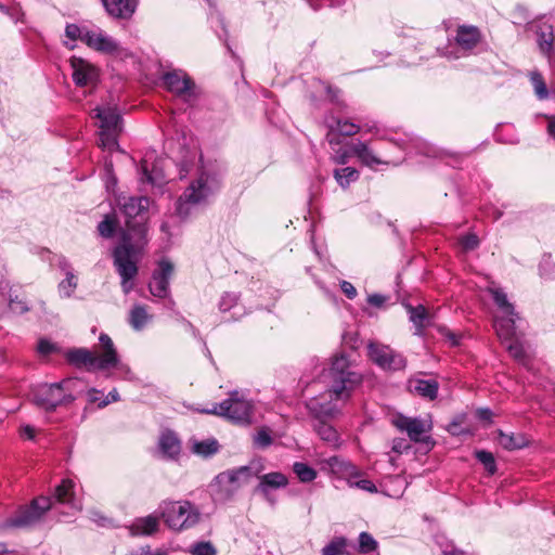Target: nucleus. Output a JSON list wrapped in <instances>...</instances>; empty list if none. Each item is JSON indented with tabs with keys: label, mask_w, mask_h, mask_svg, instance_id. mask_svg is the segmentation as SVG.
<instances>
[{
	"label": "nucleus",
	"mask_w": 555,
	"mask_h": 555,
	"mask_svg": "<svg viewBox=\"0 0 555 555\" xmlns=\"http://www.w3.org/2000/svg\"><path fill=\"white\" fill-rule=\"evenodd\" d=\"M150 198L146 196H119L118 211L125 218L126 229L119 243L114 247L112 257L116 272L121 281L124 294L133 289V280L139 272L140 253L146 244Z\"/></svg>",
	"instance_id": "f257e3e1"
},
{
	"label": "nucleus",
	"mask_w": 555,
	"mask_h": 555,
	"mask_svg": "<svg viewBox=\"0 0 555 555\" xmlns=\"http://www.w3.org/2000/svg\"><path fill=\"white\" fill-rule=\"evenodd\" d=\"M324 378L326 390L306 403L315 420H328L338 415L341 405L349 400L351 393L362 383V375L351 369V361L343 352L332 358L331 366Z\"/></svg>",
	"instance_id": "f03ea898"
},
{
	"label": "nucleus",
	"mask_w": 555,
	"mask_h": 555,
	"mask_svg": "<svg viewBox=\"0 0 555 555\" xmlns=\"http://www.w3.org/2000/svg\"><path fill=\"white\" fill-rule=\"evenodd\" d=\"M99 352L87 348L69 349L65 357L66 360L76 367H83L88 372L107 371L119 365V357L112 338L102 333L99 336Z\"/></svg>",
	"instance_id": "7ed1b4c3"
},
{
	"label": "nucleus",
	"mask_w": 555,
	"mask_h": 555,
	"mask_svg": "<svg viewBox=\"0 0 555 555\" xmlns=\"http://www.w3.org/2000/svg\"><path fill=\"white\" fill-rule=\"evenodd\" d=\"M220 181L215 173L203 170L178 198L176 212L182 219L189 218L197 206L206 205L219 190Z\"/></svg>",
	"instance_id": "20e7f679"
},
{
	"label": "nucleus",
	"mask_w": 555,
	"mask_h": 555,
	"mask_svg": "<svg viewBox=\"0 0 555 555\" xmlns=\"http://www.w3.org/2000/svg\"><path fill=\"white\" fill-rule=\"evenodd\" d=\"M72 379H64L60 383H41L31 386L29 390L30 401L47 412H53L60 405H67L75 400L72 393Z\"/></svg>",
	"instance_id": "39448f33"
},
{
	"label": "nucleus",
	"mask_w": 555,
	"mask_h": 555,
	"mask_svg": "<svg viewBox=\"0 0 555 555\" xmlns=\"http://www.w3.org/2000/svg\"><path fill=\"white\" fill-rule=\"evenodd\" d=\"M91 117L99 121V145L108 152L118 150L117 138L121 132V116L118 109L109 105L96 106L91 111Z\"/></svg>",
	"instance_id": "423d86ee"
},
{
	"label": "nucleus",
	"mask_w": 555,
	"mask_h": 555,
	"mask_svg": "<svg viewBox=\"0 0 555 555\" xmlns=\"http://www.w3.org/2000/svg\"><path fill=\"white\" fill-rule=\"evenodd\" d=\"M159 516L172 530H184L199 520L198 508L189 501H164L158 506Z\"/></svg>",
	"instance_id": "0eeeda50"
},
{
	"label": "nucleus",
	"mask_w": 555,
	"mask_h": 555,
	"mask_svg": "<svg viewBox=\"0 0 555 555\" xmlns=\"http://www.w3.org/2000/svg\"><path fill=\"white\" fill-rule=\"evenodd\" d=\"M52 508L51 499L48 496L35 498L30 504L21 506L12 516L0 522L1 531L13 529H29L36 526Z\"/></svg>",
	"instance_id": "6e6552de"
},
{
	"label": "nucleus",
	"mask_w": 555,
	"mask_h": 555,
	"mask_svg": "<svg viewBox=\"0 0 555 555\" xmlns=\"http://www.w3.org/2000/svg\"><path fill=\"white\" fill-rule=\"evenodd\" d=\"M202 413L225 417L235 424H249L251 422L253 403L237 391H231L229 397L212 409L202 410Z\"/></svg>",
	"instance_id": "1a4fd4ad"
},
{
	"label": "nucleus",
	"mask_w": 555,
	"mask_h": 555,
	"mask_svg": "<svg viewBox=\"0 0 555 555\" xmlns=\"http://www.w3.org/2000/svg\"><path fill=\"white\" fill-rule=\"evenodd\" d=\"M164 88L188 106H193L198 99L199 89L195 81L182 69L166 72L160 77Z\"/></svg>",
	"instance_id": "9d476101"
},
{
	"label": "nucleus",
	"mask_w": 555,
	"mask_h": 555,
	"mask_svg": "<svg viewBox=\"0 0 555 555\" xmlns=\"http://www.w3.org/2000/svg\"><path fill=\"white\" fill-rule=\"evenodd\" d=\"M495 332L502 344L505 345L511 357H513L518 363L530 369V359L525 347V343L521 336L517 333V328L516 325H514L513 320L499 319L495 322Z\"/></svg>",
	"instance_id": "9b49d317"
},
{
	"label": "nucleus",
	"mask_w": 555,
	"mask_h": 555,
	"mask_svg": "<svg viewBox=\"0 0 555 555\" xmlns=\"http://www.w3.org/2000/svg\"><path fill=\"white\" fill-rule=\"evenodd\" d=\"M258 473L259 469L254 468L253 465L241 466L220 473L216 477V482L219 486V499H231L240 488L247 485Z\"/></svg>",
	"instance_id": "f8f14e48"
},
{
	"label": "nucleus",
	"mask_w": 555,
	"mask_h": 555,
	"mask_svg": "<svg viewBox=\"0 0 555 555\" xmlns=\"http://www.w3.org/2000/svg\"><path fill=\"white\" fill-rule=\"evenodd\" d=\"M86 35V44L96 52L119 59L130 55V52L119 41L100 27L92 28L90 34Z\"/></svg>",
	"instance_id": "ddd939ff"
},
{
	"label": "nucleus",
	"mask_w": 555,
	"mask_h": 555,
	"mask_svg": "<svg viewBox=\"0 0 555 555\" xmlns=\"http://www.w3.org/2000/svg\"><path fill=\"white\" fill-rule=\"evenodd\" d=\"M367 350L370 359L385 371H402L406 366L405 358L389 346L371 341Z\"/></svg>",
	"instance_id": "4468645a"
},
{
	"label": "nucleus",
	"mask_w": 555,
	"mask_h": 555,
	"mask_svg": "<svg viewBox=\"0 0 555 555\" xmlns=\"http://www.w3.org/2000/svg\"><path fill=\"white\" fill-rule=\"evenodd\" d=\"M392 424L400 431H405L411 441L431 443L430 437L426 435L433 428L430 421L399 414L392 420Z\"/></svg>",
	"instance_id": "2eb2a0df"
},
{
	"label": "nucleus",
	"mask_w": 555,
	"mask_h": 555,
	"mask_svg": "<svg viewBox=\"0 0 555 555\" xmlns=\"http://www.w3.org/2000/svg\"><path fill=\"white\" fill-rule=\"evenodd\" d=\"M481 40V34L476 26L462 25L456 29L455 42L462 51V54L454 52L453 50H447L442 53L449 60H456L461 56L466 55L467 52L472 51Z\"/></svg>",
	"instance_id": "dca6fc26"
},
{
	"label": "nucleus",
	"mask_w": 555,
	"mask_h": 555,
	"mask_svg": "<svg viewBox=\"0 0 555 555\" xmlns=\"http://www.w3.org/2000/svg\"><path fill=\"white\" fill-rule=\"evenodd\" d=\"M173 264L167 259L158 262V268L153 272L152 281L149 284L151 294L158 298L168 297L170 279L173 273Z\"/></svg>",
	"instance_id": "f3484780"
},
{
	"label": "nucleus",
	"mask_w": 555,
	"mask_h": 555,
	"mask_svg": "<svg viewBox=\"0 0 555 555\" xmlns=\"http://www.w3.org/2000/svg\"><path fill=\"white\" fill-rule=\"evenodd\" d=\"M415 149L418 154L428 158L439 159L451 167H456L464 159V154L438 147L425 140H417Z\"/></svg>",
	"instance_id": "a211bd4d"
},
{
	"label": "nucleus",
	"mask_w": 555,
	"mask_h": 555,
	"mask_svg": "<svg viewBox=\"0 0 555 555\" xmlns=\"http://www.w3.org/2000/svg\"><path fill=\"white\" fill-rule=\"evenodd\" d=\"M69 63L73 80L78 87L92 86L96 82L99 70L93 64L77 56L70 57Z\"/></svg>",
	"instance_id": "6ab92c4d"
},
{
	"label": "nucleus",
	"mask_w": 555,
	"mask_h": 555,
	"mask_svg": "<svg viewBox=\"0 0 555 555\" xmlns=\"http://www.w3.org/2000/svg\"><path fill=\"white\" fill-rule=\"evenodd\" d=\"M259 483L255 488V492L260 493L271 505L275 504V499L271 494L272 490L285 488L288 485L287 477L280 472H272L258 476Z\"/></svg>",
	"instance_id": "aec40b11"
},
{
	"label": "nucleus",
	"mask_w": 555,
	"mask_h": 555,
	"mask_svg": "<svg viewBox=\"0 0 555 555\" xmlns=\"http://www.w3.org/2000/svg\"><path fill=\"white\" fill-rule=\"evenodd\" d=\"M361 127L349 119L332 118L327 122L326 141L328 144H341L340 137H352L360 132Z\"/></svg>",
	"instance_id": "412c9836"
},
{
	"label": "nucleus",
	"mask_w": 555,
	"mask_h": 555,
	"mask_svg": "<svg viewBox=\"0 0 555 555\" xmlns=\"http://www.w3.org/2000/svg\"><path fill=\"white\" fill-rule=\"evenodd\" d=\"M351 151L358 160L369 168H375L377 165H387L388 160L378 156L375 151L370 146L369 142L354 140L351 141Z\"/></svg>",
	"instance_id": "4be33fe9"
},
{
	"label": "nucleus",
	"mask_w": 555,
	"mask_h": 555,
	"mask_svg": "<svg viewBox=\"0 0 555 555\" xmlns=\"http://www.w3.org/2000/svg\"><path fill=\"white\" fill-rule=\"evenodd\" d=\"M106 13L118 20H129L135 12L138 0H101Z\"/></svg>",
	"instance_id": "5701e85b"
},
{
	"label": "nucleus",
	"mask_w": 555,
	"mask_h": 555,
	"mask_svg": "<svg viewBox=\"0 0 555 555\" xmlns=\"http://www.w3.org/2000/svg\"><path fill=\"white\" fill-rule=\"evenodd\" d=\"M327 463L332 473L338 478L346 480L347 485L353 477H361L363 475V472L356 465L339 456L330 457Z\"/></svg>",
	"instance_id": "b1692460"
},
{
	"label": "nucleus",
	"mask_w": 555,
	"mask_h": 555,
	"mask_svg": "<svg viewBox=\"0 0 555 555\" xmlns=\"http://www.w3.org/2000/svg\"><path fill=\"white\" fill-rule=\"evenodd\" d=\"M408 389L411 393L428 400H434L437 398L439 384L436 379L413 377L408 380Z\"/></svg>",
	"instance_id": "393cba45"
},
{
	"label": "nucleus",
	"mask_w": 555,
	"mask_h": 555,
	"mask_svg": "<svg viewBox=\"0 0 555 555\" xmlns=\"http://www.w3.org/2000/svg\"><path fill=\"white\" fill-rule=\"evenodd\" d=\"M158 450L166 460H176L181 452V441L171 430H165L158 439Z\"/></svg>",
	"instance_id": "a878e982"
},
{
	"label": "nucleus",
	"mask_w": 555,
	"mask_h": 555,
	"mask_svg": "<svg viewBox=\"0 0 555 555\" xmlns=\"http://www.w3.org/2000/svg\"><path fill=\"white\" fill-rule=\"evenodd\" d=\"M75 483L70 479H63L62 482L55 488L54 494L49 496L52 504L54 502L65 504L75 509H80V503L75 499L74 493Z\"/></svg>",
	"instance_id": "bb28decb"
},
{
	"label": "nucleus",
	"mask_w": 555,
	"mask_h": 555,
	"mask_svg": "<svg viewBox=\"0 0 555 555\" xmlns=\"http://www.w3.org/2000/svg\"><path fill=\"white\" fill-rule=\"evenodd\" d=\"M489 293L492 296V299L500 310L502 315L495 317L494 323L499 319H511L513 320L514 325H516V320L518 319L517 313L515 312L514 306L509 302L507 295L503 292V289L498 287H490Z\"/></svg>",
	"instance_id": "cd10ccee"
},
{
	"label": "nucleus",
	"mask_w": 555,
	"mask_h": 555,
	"mask_svg": "<svg viewBox=\"0 0 555 555\" xmlns=\"http://www.w3.org/2000/svg\"><path fill=\"white\" fill-rule=\"evenodd\" d=\"M159 515H147L137 518L129 527L131 535H150L158 530Z\"/></svg>",
	"instance_id": "c85d7f7f"
},
{
	"label": "nucleus",
	"mask_w": 555,
	"mask_h": 555,
	"mask_svg": "<svg viewBox=\"0 0 555 555\" xmlns=\"http://www.w3.org/2000/svg\"><path fill=\"white\" fill-rule=\"evenodd\" d=\"M405 308L409 313L410 321L415 326V334L421 335L423 330L430 325L431 318L429 313L423 305H418L416 307L405 305Z\"/></svg>",
	"instance_id": "c756f323"
},
{
	"label": "nucleus",
	"mask_w": 555,
	"mask_h": 555,
	"mask_svg": "<svg viewBox=\"0 0 555 555\" xmlns=\"http://www.w3.org/2000/svg\"><path fill=\"white\" fill-rule=\"evenodd\" d=\"M152 320L153 315L143 305H134L129 312L128 322L134 331H142Z\"/></svg>",
	"instance_id": "7c9ffc66"
},
{
	"label": "nucleus",
	"mask_w": 555,
	"mask_h": 555,
	"mask_svg": "<svg viewBox=\"0 0 555 555\" xmlns=\"http://www.w3.org/2000/svg\"><path fill=\"white\" fill-rule=\"evenodd\" d=\"M314 429L322 440L334 447L338 446V433L332 425L326 423V420H315Z\"/></svg>",
	"instance_id": "2f4dec72"
},
{
	"label": "nucleus",
	"mask_w": 555,
	"mask_h": 555,
	"mask_svg": "<svg viewBox=\"0 0 555 555\" xmlns=\"http://www.w3.org/2000/svg\"><path fill=\"white\" fill-rule=\"evenodd\" d=\"M238 294L233 292H225L222 294L220 301H219V310L221 312H229L231 310H234L232 318L238 319L243 312L242 309L238 307Z\"/></svg>",
	"instance_id": "473e14b6"
},
{
	"label": "nucleus",
	"mask_w": 555,
	"mask_h": 555,
	"mask_svg": "<svg viewBox=\"0 0 555 555\" xmlns=\"http://www.w3.org/2000/svg\"><path fill=\"white\" fill-rule=\"evenodd\" d=\"M498 442L506 450L521 449L527 444V438L521 434H505L499 431Z\"/></svg>",
	"instance_id": "72a5a7b5"
},
{
	"label": "nucleus",
	"mask_w": 555,
	"mask_h": 555,
	"mask_svg": "<svg viewBox=\"0 0 555 555\" xmlns=\"http://www.w3.org/2000/svg\"><path fill=\"white\" fill-rule=\"evenodd\" d=\"M359 177L360 172L353 167H344L341 169L334 170V178L343 189H346L350 183L356 182Z\"/></svg>",
	"instance_id": "f704fd0d"
},
{
	"label": "nucleus",
	"mask_w": 555,
	"mask_h": 555,
	"mask_svg": "<svg viewBox=\"0 0 555 555\" xmlns=\"http://www.w3.org/2000/svg\"><path fill=\"white\" fill-rule=\"evenodd\" d=\"M330 146L332 150L331 160L337 165H346L354 156L351 151V142L346 146H341V144H330Z\"/></svg>",
	"instance_id": "c9c22d12"
},
{
	"label": "nucleus",
	"mask_w": 555,
	"mask_h": 555,
	"mask_svg": "<svg viewBox=\"0 0 555 555\" xmlns=\"http://www.w3.org/2000/svg\"><path fill=\"white\" fill-rule=\"evenodd\" d=\"M78 285V278L74 272H67L65 279L57 285L59 295L61 298H70L75 293Z\"/></svg>",
	"instance_id": "e433bc0d"
},
{
	"label": "nucleus",
	"mask_w": 555,
	"mask_h": 555,
	"mask_svg": "<svg viewBox=\"0 0 555 555\" xmlns=\"http://www.w3.org/2000/svg\"><path fill=\"white\" fill-rule=\"evenodd\" d=\"M219 450V443L216 439H206L203 441H194L192 444V451L201 456L208 457Z\"/></svg>",
	"instance_id": "4c0bfd02"
},
{
	"label": "nucleus",
	"mask_w": 555,
	"mask_h": 555,
	"mask_svg": "<svg viewBox=\"0 0 555 555\" xmlns=\"http://www.w3.org/2000/svg\"><path fill=\"white\" fill-rule=\"evenodd\" d=\"M529 79L533 87L535 96L539 100H546L548 98L550 93H548V89L545 83V80H544L543 76L541 75V73L538 70L530 72Z\"/></svg>",
	"instance_id": "58836bf2"
},
{
	"label": "nucleus",
	"mask_w": 555,
	"mask_h": 555,
	"mask_svg": "<svg viewBox=\"0 0 555 555\" xmlns=\"http://www.w3.org/2000/svg\"><path fill=\"white\" fill-rule=\"evenodd\" d=\"M293 472L301 482H311L318 476V473L313 467L302 462H295L293 465Z\"/></svg>",
	"instance_id": "ea45409f"
},
{
	"label": "nucleus",
	"mask_w": 555,
	"mask_h": 555,
	"mask_svg": "<svg viewBox=\"0 0 555 555\" xmlns=\"http://www.w3.org/2000/svg\"><path fill=\"white\" fill-rule=\"evenodd\" d=\"M538 43L542 53L551 56L553 52V30L552 26H547L545 30L538 33Z\"/></svg>",
	"instance_id": "a19ab883"
},
{
	"label": "nucleus",
	"mask_w": 555,
	"mask_h": 555,
	"mask_svg": "<svg viewBox=\"0 0 555 555\" xmlns=\"http://www.w3.org/2000/svg\"><path fill=\"white\" fill-rule=\"evenodd\" d=\"M347 539L344 537L334 538L328 544H326L321 555H344L346 552Z\"/></svg>",
	"instance_id": "79ce46f5"
},
{
	"label": "nucleus",
	"mask_w": 555,
	"mask_h": 555,
	"mask_svg": "<svg viewBox=\"0 0 555 555\" xmlns=\"http://www.w3.org/2000/svg\"><path fill=\"white\" fill-rule=\"evenodd\" d=\"M90 30L91 29H89L87 27H81L77 24H67L65 26V36L70 41L80 40L86 44V38H87L86 34H90Z\"/></svg>",
	"instance_id": "37998d69"
},
{
	"label": "nucleus",
	"mask_w": 555,
	"mask_h": 555,
	"mask_svg": "<svg viewBox=\"0 0 555 555\" xmlns=\"http://www.w3.org/2000/svg\"><path fill=\"white\" fill-rule=\"evenodd\" d=\"M117 228V221L114 216L106 215L104 219L98 224V231L104 238H109L114 235Z\"/></svg>",
	"instance_id": "c03bdc74"
},
{
	"label": "nucleus",
	"mask_w": 555,
	"mask_h": 555,
	"mask_svg": "<svg viewBox=\"0 0 555 555\" xmlns=\"http://www.w3.org/2000/svg\"><path fill=\"white\" fill-rule=\"evenodd\" d=\"M378 546L377 541L373 538L372 534L367 532H361L359 534V546L358 551L361 554H369L371 552L376 551Z\"/></svg>",
	"instance_id": "a18cd8bd"
},
{
	"label": "nucleus",
	"mask_w": 555,
	"mask_h": 555,
	"mask_svg": "<svg viewBox=\"0 0 555 555\" xmlns=\"http://www.w3.org/2000/svg\"><path fill=\"white\" fill-rule=\"evenodd\" d=\"M476 459L485 466V469L493 475L496 472V465L494 456L491 452L479 450L476 452Z\"/></svg>",
	"instance_id": "49530a36"
},
{
	"label": "nucleus",
	"mask_w": 555,
	"mask_h": 555,
	"mask_svg": "<svg viewBox=\"0 0 555 555\" xmlns=\"http://www.w3.org/2000/svg\"><path fill=\"white\" fill-rule=\"evenodd\" d=\"M348 486L350 488H358L370 493L377 492L376 486L370 479L364 478V474L361 477H353Z\"/></svg>",
	"instance_id": "de8ad7c7"
},
{
	"label": "nucleus",
	"mask_w": 555,
	"mask_h": 555,
	"mask_svg": "<svg viewBox=\"0 0 555 555\" xmlns=\"http://www.w3.org/2000/svg\"><path fill=\"white\" fill-rule=\"evenodd\" d=\"M0 12L8 15L14 23L24 22V12L18 4L5 5L0 2Z\"/></svg>",
	"instance_id": "09e8293b"
},
{
	"label": "nucleus",
	"mask_w": 555,
	"mask_h": 555,
	"mask_svg": "<svg viewBox=\"0 0 555 555\" xmlns=\"http://www.w3.org/2000/svg\"><path fill=\"white\" fill-rule=\"evenodd\" d=\"M190 553L192 555H216L217 550L210 542H197L191 546Z\"/></svg>",
	"instance_id": "8fccbe9b"
},
{
	"label": "nucleus",
	"mask_w": 555,
	"mask_h": 555,
	"mask_svg": "<svg viewBox=\"0 0 555 555\" xmlns=\"http://www.w3.org/2000/svg\"><path fill=\"white\" fill-rule=\"evenodd\" d=\"M60 350L59 346L47 338H40L37 345V352L41 357H48Z\"/></svg>",
	"instance_id": "3c124183"
},
{
	"label": "nucleus",
	"mask_w": 555,
	"mask_h": 555,
	"mask_svg": "<svg viewBox=\"0 0 555 555\" xmlns=\"http://www.w3.org/2000/svg\"><path fill=\"white\" fill-rule=\"evenodd\" d=\"M459 244L463 251H470L479 246V238L474 233H468L459 238Z\"/></svg>",
	"instance_id": "603ef678"
},
{
	"label": "nucleus",
	"mask_w": 555,
	"mask_h": 555,
	"mask_svg": "<svg viewBox=\"0 0 555 555\" xmlns=\"http://www.w3.org/2000/svg\"><path fill=\"white\" fill-rule=\"evenodd\" d=\"M540 275L546 280H555V263L545 258L539 266Z\"/></svg>",
	"instance_id": "864d4df0"
},
{
	"label": "nucleus",
	"mask_w": 555,
	"mask_h": 555,
	"mask_svg": "<svg viewBox=\"0 0 555 555\" xmlns=\"http://www.w3.org/2000/svg\"><path fill=\"white\" fill-rule=\"evenodd\" d=\"M104 179H105V186L107 191L113 190L117 184V179L113 171V163L112 160H105L104 163Z\"/></svg>",
	"instance_id": "5fc2aeb1"
},
{
	"label": "nucleus",
	"mask_w": 555,
	"mask_h": 555,
	"mask_svg": "<svg viewBox=\"0 0 555 555\" xmlns=\"http://www.w3.org/2000/svg\"><path fill=\"white\" fill-rule=\"evenodd\" d=\"M255 444L259 448H267L272 443V438L268 429H260L254 438Z\"/></svg>",
	"instance_id": "6e6d98bb"
},
{
	"label": "nucleus",
	"mask_w": 555,
	"mask_h": 555,
	"mask_svg": "<svg viewBox=\"0 0 555 555\" xmlns=\"http://www.w3.org/2000/svg\"><path fill=\"white\" fill-rule=\"evenodd\" d=\"M140 170H141V180L143 182H147V183H156V173L155 171H150L149 170V165H147V160L144 159L142 163H141V166H140Z\"/></svg>",
	"instance_id": "4d7b16f0"
},
{
	"label": "nucleus",
	"mask_w": 555,
	"mask_h": 555,
	"mask_svg": "<svg viewBox=\"0 0 555 555\" xmlns=\"http://www.w3.org/2000/svg\"><path fill=\"white\" fill-rule=\"evenodd\" d=\"M90 519L101 527H108L112 525V519L104 516L103 514H101L98 511L90 512Z\"/></svg>",
	"instance_id": "13d9d810"
},
{
	"label": "nucleus",
	"mask_w": 555,
	"mask_h": 555,
	"mask_svg": "<svg viewBox=\"0 0 555 555\" xmlns=\"http://www.w3.org/2000/svg\"><path fill=\"white\" fill-rule=\"evenodd\" d=\"M411 448L409 442L404 438H396L392 441V451L402 454L403 452L408 451Z\"/></svg>",
	"instance_id": "bf43d9fd"
},
{
	"label": "nucleus",
	"mask_w": 555,
	"mask_h": 555,
	"mask_svg": "<svg viewBox=\"0 0 555 555\" xmlns=\"http://www.w3.org/2000/svg\"><path fill=\"white\" fill-rule=\"evenodd\" d=\"M119 399H120V398H119V393H118V391H117L116 389H113V390H111V391L107 393V396H106V398H105L104 400H102V401H100V402H99L98 406H99L100 409L105 408L106 405H108V404H109V403H112V402H117V401H119Z\"/></svg>",
	"instance_id": "052dcab7"
},
{
	"label": "nucleus",
	"mask_w": 555,
	"mask_h": 555,
	"mask_svg": "<svg viewBox=\"0 0 555 555\" xmlns=\"http://www.w3.org/2000/svg\"><path fill=\"white\" fill-rule=\"evenodd\" d=\"M340 288L349 299H353L357 296L356 287L348 281H341Z\"/></svg>",
	"instance_id": "680f3d73"
},
{
	"label": "nucleus",
	"mask_w": 555,
	"mask_h": 555,
	"mask_svg": "<svg viewBox=\"0 0 555 555\" xmlns=\"http://www.w3.org/2000/svg\"><path fill=\"white\" fill-rule=\"evenodd\" d=\"M387 300V297L380 294H372L367 297V302L374 307L380 308Z\"/></svg>",
	"instance_id": "e2e57ef3"
},
{
	"label": "nucleus",
	"mask_w": 555,
	"mask_h": 555,
	"mask_svg": "<svg viewBox=\"0 0 555 555\" xmlns=\"http://www.w3.org/2000/svg\"><path fill=\"white\" fill-rule=\"evenodd\" d=\"M547 120V134L555 140V115H542Z\"/></svg>",
	"instance_id": "0e129e2a"
},
{
	"label": "nucleus",
	"mask_w": 555,
	"mask_h": 555,
	"mask_svg": "<svg viewBox=\"0 0 555 555\" xmlns=\"http://www.w3.org/2000/svg\"><path fill=\"white\" fill-rule=\"evenodd\" d=\"M57 267L62 272H64V274H67V272H74L70 262L65 257H61L59 259Z\"/></svg>",
	"instance_id": "69168bd1"
},
{
	"label": "nucleus",
	"mask_w": 555,
	"mask_h": 555,
	"mask_svg": "<svg viewBox=\"0 0 555 555\" xmlns=\"http://www.w3.org/2000/svg\"><path fill=\"white\" fill-rule=\"evenodd\" d=\"M477 416L479 420L482 421H490L492 417V412L489 409H478L477 410Z\"/></svg>",
	"instance_id": "338daca9"
},
{
	"label": "nucleus",
	"mask_w": 555,
	"mask_h": 555,
	"mask_svg": "<svg viewBox=\"0 0 555 555\" xmlns=\"http://www.w3.org/2000/svg\"><path fill=\"white\" fill-rule=\"evenodd\" d=\"M21 434L26 436L28 439H34L35 438V428L30 425H24L21 428Z\"/></svg>",
	"instance_id": "774afa93"
}]
</instances>
